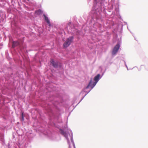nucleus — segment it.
I'll return each mask as SVG.
<instances>
[{
  "mask_svg": "<svg viewBox=\"0 0 148 148\" xmlns=\"http://www.w3.org/2000/svg\"><path fill=\"white\" fill-rule=\"evenodd\" d=\"M73 38V36H71L68 38L64 43L63 47L64 48H66L69 46L71 43Z\"/></svg>",
  "mask_w": 148,
  "mask_h": 148,
  "instance_id": "nucleus-1",
  "label": "nucleus"
},
{
  "mask_svg": "<svg viewBox=\"0 0 148 148\" xmlns=\"http://www.w3.org/2000/svg\"><path fill=\"white\" fill-rule=\"evenodd\" d=\"M100 75L98 74L96 76H95L94 78V80L95 82H94L93 84V86L91 87L92 88L98 82L99 79V77H100Z\"/></svg>",
  "mask_w": 148,
  "mask_h": 148,
  "instance_id": "nucleus-2",
  "label": "nucleus"
},
{
  "mask_svg": "<svg viewBox=\"0 0 148 148\" xmlns=\"http://www.w3.org/2000/svg\"><path fill=\"white\" fill-rule=\"evenodd\" d=\"M119 47L120 46L119 44L116 45L115 46L112 51L113 54H114L117 52L119 48Z\"/></svg>",
  "mask_w": 148,
  "mask_h": 148,
  "instance_id": "nucleus-3",
  "label": "nucleus"
},
{
  "mask_svg": "<svg viewBox=\"0 0 148 148\" xmlns=\"http://www.w3.org/2000/svg\"><path fill=\"white\" fill-rule=\"evenodd\" d=\"M50 62L52 65L55 68H57L58 66V62H55L52 59H51Z\"/></svg>",
  "mask_w": 148,
  "mask_h": 148,
  "instance_id": "nucleus-4",
  "label": "nucleus"
},
{
  "mask_svg": "<svg viewBox=\"0 0 148 148\" xmlns=\"http://www.w3.org/2000/svg\"><path fill=\"white\" fill-rule=\"evenodd\" d=\"M60 133L63 135L66 138L67 137V134L66 132L64 131L62 129L60 130Z\"/></svg>",
  "mask_w": 148,
  "mask_h": 148,
  "instance_id": "nucleus-5",
  "label": "nucleus"
},
{
  "mask_svg": "<svg viewBox=\"0 0 148 148\" xmlns=\"http://www.w3.org/2000/svg\"><path fill=\"white\" fill-rule=\"evenodd\" d=\"M43 16L44 17L45 19V21L47 22V23L49 25V26H50L51 24L49 19L48 18L45 14H43Z\"/></svg>",
  "mask_w": 148,
  "mask_h": 148,
  "instance_id": "nucleus-6",
  "label": "nucleus"
},
{
  "mask_svg": "<svg viewBox=\"0 0 148 148\" xmlns=\"http://www.w3.org/2000/svg\"><path fill=\"white\" fill-rule=\"evenodd\" d=\"M19 45V43L17 41H13L12 43V47L14 48Z\"/></svg>",
  "mask_w": 148,
  "mask_h": 148,
  "instance_id": "nucleus-7",
  "label": "nucleus"
},
{
  "mask_svg": "<svg viewBox=\"0 0 148 148\" xmlns=\"http://www.w3.org/2000/svg\"><path fill=\"white\" fill-rule=\"evenodd\" d=\"M36 13L38 15H40L42 13V11L40 10H39L36 11Z\"/></svg>",
  "mask_w": 148,
  "mask_h": 148,
  "instance_id": "nucleus-8",
  "label": "nucleus"
},
{
  "mask_svg": "<svg viewBox=\"0 0 148 148\" xmlns=\"http://www.w3.org/2000/svg\"><path fill=\"white\" fill-rule=\"evenodd\" d=\"M69 148H75V146L74 144H72L71 145H69Z\"/></svg>",
  "mask_w": 148,
  "mask_h": 148,
  "instance_id": "nucleus-9",
  "label": "nucleus"
},
{
  "mask_svg": "<svg viewBox=\"0 0 148 148\" xmlns=\"http://www.w3.org/2000/svg\"><path fill=\"white\" fill-rule=\"evenodd\" d=\"M21 120L22 121H23L24 120V116H23V112H22L21 114Z\"/></svg>",
  "mask_w": 148,
  "mask_h": 148,
  "instance_id": "nucleus-10",
  "label": "nucleus"
},
{
  "mask_svg": "<svg viewBox=\"0 0 148 148\" xmlns=\"http://www.w3.org/2000/svg\"><path fill=\"white\" fill-rule=\"evenodd\" d=\"M91 83H92V80H91L90 81V83H89V85H88V86H91Z\"/></svg>",
  "mask_w": 148,
  "mask_h": 148,
  "instance_id": "nucleus-11",
  "label": "nucleus"
}]
</instances>
